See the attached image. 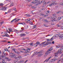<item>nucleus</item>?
I'll use <instances>...</instances> for the list:
<instances>
[{
  "mask_svg": "<svg viewBox=\"0 0 63 63\" xmlns=\"http://www.w3.org/2000/svg\"><path fill=\"white\" fill-rule=\"evenodd\" d=\"M56 47L57 48H59V47H61V48L58 51V52H57L56 53H55V58H58L57 57H58V56H57V55L59 53H60V54H61V53H62V50L63 49V44H59V45L57 46Z\"/></svg>",
  "mask_w": 63,
  "mask_h": 63,
  "instance_id": "f257e3e1",
  "label": "nucleus"
},
{
  "mask_svg": "<svg viewBox=\"0 0 63 63\" xmlns=\"http://www.w3.org/2000/svg\"><path fill=\"white\" fill-rule=\"evenodd\" d=\"M34 2L32 1V3H33V4H36V3H37V4H41L42 3H45V0H44L43 1H38V0H33Z\"/></svg>",
  "mask_w": 63,
  "mask_h": 63,
  "instance_id": "f03ea898",
  "label": "nucleus"
},
{
  "mask_svg": "<svg viewBox=\"0 0 63 63\" xmlns=\"http://www.w3.org/2000/svg\"><path fill=\"white\" fill-rule=\"evenodd\" d=\"M43 53H44V51L43 50H41L39 52H34V53L35 54H36V53L37 54H39L38 55V56H39L40 57H41L43 54Z\"/></svg>",
  "mask_w": 63,
  "mask_h": 63,
  "instance_id": "7ed1b4c3",
  "label": "nucleus"
},
{
  "mask_svg": "<svg viewBox=\"0 0 63 63\" xmlns=\"http://www.w3.org/2000/svg\"><path fill=\"white\" fill-rule=\"evenodd\" d=\"M52 49H53L52 48V47H51V48L47 50V51L46 52V54H48V53H50V52H49L50 51H51Z\"/></svg>",
  "mask_w": 63,
  "mask_h": 63,
  "instance_id": "20e7f679",
  "label": "nucleus"
},
{
  "mask_svg": "<svg viewBox=\"0 0 63 63\" xmlns=\"http://www.w3.org/2000/svg\"><path fill=\"white\" fill-rule=\"evenodd\" d=\"M59 37L60 38V40H62L63 39V35L62 34H60V33H59Z\"/></svg>",
  "mask_w": 63,
  "mask_h": 63,
  "instance_id": "39448f33",
  "label": "nucleus"
},
{
  "mask_svg": "<svg viewBox=\"0 0 63 63\" xmlns=\"http://www.w3.org/2000/svg\"><path fill=\"white\" fill-rule=\"evenodd\" d=\"M10 57H13V58H15V57H15V55L11 53L10 54Z\"/></svg>",
  "mask_w": 63,
  "mask_h": 63,
  "instance_id": "423d86ee",
  "label": "nucleus"
},
{
  "mask_svg": "<svg viewBox=\"0 0 63 63\" xmlns=\"http://www.w3.org/2000/svg\"><path fill=\"white\" fill-rule=\"evenodd\" d=\"M30 50V49H29L28 48H27V50H26V51H25V53H27V52H28V53H29L30 52L28 50Z\"/></svg>",
  "mask_w": 63,
  "mask_h": 63,
  "instance_id": "0eeeda50",
  "label": "nucleus"
},
{
  "mask_svg": "<svg viewBox=\"0 0 63 63\" xmlns=\"http://www.w3.org/2000/svg\"><path fill=\"white\" fill-rule=\"evenodd\" d=\"M51 44V43L50 42H47H47L45 44H44V45H49V44Z\"/></svg>",
  "mask_w": 63,
  "mask_h": 63,
  "instance_id": "6e6552de",
  "label": "nucleus"
},
{
  "mask_svg": "<svg viewBox=\"0 0 63 63\" xmlns=\"http://www.w3.org/2000/svg\"><path fill=\"white\" fill-rule=\"evenodd\" d=\"M51 58L50 57L49 58H48V59H47L46 60H45L44 62V63L45 62H48V61H49V59H50Z\"/></svg>",
  "mask_w": 63,
  "mask_h": 63,
  "instance_id": "1a4fd4ad",
  "label": "nucleus"
},
{
  "mask_svg": "<svg viewBox=\"0 0 63 63\" xmlns=\"http://www.w3.org/2000/svg\"><path fill=\"white\" fill-rule=\"evenodd\" d=\"M58 59V58H54V59H52V60L53 62H54V61H56V60H57Z\"/></svg>",
  "mask_w": 63,
  "mask_h": 63,
  "instance_id": "9d476101",
  "label": "nucleus"
},
{
  "mask_svg": "<svg viewBox=\"0 0 63 63\" xmlns=\"http://www.w3.org/2000/svg\"><path fill=\"white\" fill-rule=\"evenodd\" d=\"M46 43V41H45L44 42H43L41 43V44H42V46H45L46 45H45V44Z\"/></svg>",
  "mask_w": 63,
  "mask_h": 63,
  "instance_id": "9b49d317",
  "label": "nucleus"
},
{
  "mask_svg": "<svg viewBox=\"0 0 63 63\" xmlns=\"http://www.w3.org/2000/svg\"><path fill=\"white\" fill-rule=\"evenodd\" d=\"M20 36H21V37H22V36H26V35L25 34H24V33H21L20 34Z\"/></svg>",
  "mask_w": 63,
  "mask_h": 63,
  "instance_id": "f8f14e48",
  "label": "nucleus"
},
{
  "mask_svg": "<svg viewBox=\"0 0 63 63\" xmlns=\"http://www.w3.org/2000/svg\"><path fill=\"white\" fill-rule=\"evenodd\" d=\"M43 20L44 21H45V22H49V21H48L46 19H44Z\"/></svg>",
  "mask_w": 63,
  "mask_h": 63,
  "instance_id": "ddd939ff",
  "label": "nucleus"
},
{
  "mask_svg": "<svg viewBox=\"0 0 63 63\" xmlns=\"http://www.w3.org/2000/svg\"><path fill=\"white\" fill-rule=\"evenodd\" d=\"M56 3V1H53V2L52 3L53 4V5H54V4H55Z\"/></svg>",
  "mask_w": 63,
  "mask_h": 63,
  "instance_id": "4468645a",
  "label": "nucleus"
},
{
  "mask_svg": "<svg viewBox=\"0 0 63 63\" xmlns=\"http://www.w3.org/2000/svg\"><path fill=\"white\" fill-rule=\"evenodd\" d=\"M53 15L54 16V19H56L57 18L56 17V15L55 14V15Z\"/></svg>",
  "mask_w": 63,
  "mask_h": 63,
  "instance_id": "2eb2a0df",
  "label": "nucleus"
},
{
  "mask_svg": "<svg viewBox=\"0 0 63 63\" xmlns=\"http://www.w3.org/2000/svg\"><path fill=\"white\" fill-rule=\"evenodd\" d=\"M15 52L16 54H17L18 55L20 54V52L18 51H15Z\"/></svg>",
  "mask_w": 63,
  "mask_h": 63,
  "instance_id": "dca6fc26",
  "label": "nucleus"
},
{
  "mask_svg": "<svg viewBox=\"0 0 63 63\" xmlns=\"http://www.w3.org/2000/svg\"><path fill=\"white\" fill-rule=\"evenodd\" d=\"M20 19H17L16 20H15V23H16V22H17V21H18Z\"/></svg>",
  "mask_w": 63,
  "mask_h": 63,
  "instance_id": "f3484780",
  "label": "nucleus"
},
{
  "mask_svg": "<svg viewBox=\"0 0 63 63\" xmlns=\"http://www.w3.org/2000/svg\"><path fill=\"white\" fill-rule=\"evenodd\" d=\"M6 9H7V7H4L3 8V11H6Z\"/></svg>",
  "mask_w": 63,
  "mask_h": 63,
  "instance_id": "a211bd4d",
  "label": "nucleus"
},
{
  "mask_svg": "<svg viewBox=\"0 0 63 63\" xmlns=\"http://www.w3.org/2000/svg\"><path fill=\"white\" fill-rule=\"evenodd\" d=\"M23 60H21L19 62H18V63H22L23 62Z\"/></svg>",
  "mask_w": 63,
  "mask_h": 63,
  "instance_id": "6ab92c4d",
  "label": "nucleus"
},
{
  "mask_svg": "<svg viewBox=\"0 0 63 63\" xmlns=\"http://www.w3.org/2000/svg\"><path fill=\"white\" fill-rule=\"evenodd\" d=\"M16 18H15L13 19V20L11 21V22H14V21H15V20H16Z\"/></svg>",
  "mask_w": 63,
  "mask_h": 63,
  "instance_id": "aec40b11",
  "label": "nucleus"
},
{
  "mask_svg": "<svg viewBox=\"0 0 63 63\" xmlns=\"http://www.w3.org/2000/svg\"><path fill=\"white\" fill-rule=\"evenodd\" d=\"M9 31H10V32H13V31H12V29L10 28H9Z\"/></svg>",
  "mask_w": 63,
  "mask_h": 63,
  "instance_id": "412c9836",
  "label": "nucleus"
},
{
  "mask_svg": "<svg viewBox=\"0 0 63 63\" xmlns=\"http://www.w3.org/2000/svg\"><path fill=\"white\" fill-rule=\"evenodd\" d=\"M51 20L52 21H53V22L54 21H56V20L53 19L52 20Z\"/></svg>",
  "mask_w": 63,
  "mask_h": 63,
  "instance_id": "4be33fe9",
  "label": "nucleus"
},
{
  "mask_svg": "<svg viewBox=\"0 0 63 63\" xmlns=\"http://www.w3.org/2000/svg\"><path fill=\"white\" fill-rule=\"evenodd\" d=\"M59 36V33L58 34H56V35H55V37H58Z\"/></svg>",
  "mask_w": 63,
  "mask_h": 63,
  "instance_id": "5701e85b",
  "label": "nucleus"
},
{
  "mask_svg": "<svg viewBox=\"0 0 63 63\" xmlns=\"http://www.w3.org/2000/svg\"><path fill=\"white\" fill-rule=\"evenodd\" d=\"M25 16H30V15L29 14H26Z\"/></svg>",
  "mask_w": 63,
  "mask_h": 63,
  "instance_id": "b1692460",
  "label": "nucleus"
},
{
  "mask_svg": "<svg viewBox=\"0 0 63 63\" xmlns=\"http://www.w3.org/2000/svg\"><path fill=\"white\" fill-rule=\"evenodd\" d=\"M54 37H52L50 39V41H52L53 40V39Z\"/></svg>",
  "mask_w": 63,
  "mask_h": 63,
  "instance_id": "393cba45",
  "label": "nucleus"
},
{
  "mask_svg": "<svg viewBox=\"0 0 63 63\" xmlns=\"http://www.w3.org/2000/svg\"><path fill=\"white\" fill-rule=\"evenodd\" d=\"M14 6V3H12L10 4V6L11 7V6Z\"/></svg>",
  "mask_w": 63,
  "mask_h": 63,
  "instance_id": "a878e982",
  "label": "nucleus"
},
{
  "mask_svg": "<svg viewBox=\"0 0 63 63\" xmlns=\"http://www.w3.org/2000/svg\"><path fill=\"white\" fill-rule=\"evenodd\" d=\"M40 44V42H36V44L37 45H39V44Z\"/></svg>",
  "mask_w": 63,
  "mask_h": 63,
  "instance_id": "bb28decb",
  "label": "nucleus"
},
{
  "mask_svg": "<svg viewBox=\"0 0 63 63\" xmlns=\"http://www.w3.org/2000/svg\"><path fill=\"white\" fill-rule=\"evenodd\" d=\"M61 19V17H59L58 18V20H60Z\"/></svg>",
  "mask_w": 63,
  "mask_h": 63,
  "instance_id": "cd10ccee",
  "label": "nucleus"
},
{
  "mask_svg": "<svg viewBox=\"0 0 63 63\" xmlns=\"http://www.w3.org/2000/svg\"><path fill=\"white\" fill-rule=\"evenodd\" d=\"M29 24H30V25H33V23L32 22H31L29 21Z\"/></svg>",
  "mask_w": 63,
  "mask_h": 63,
  "instance_id": "c85d7f7f",
  "label": "nucleus"
},
{
  "mask_svg": "<svg viewBox=\"0 0 63 63\" xmlns=\"http://www.w3.org/2000/svg\"><path fill=\"white\" fill-rule=\"evenodd\" d=\"M4 50L5 51H8V50L6 48H5V49H4Z\"/></svg>",
  "mask_w": 63,
  "mask_h": 63,
  "instance_id": "c756f323",
  "label": "nucleus"
},
{
  "mask_svg": "<svg viewBox=\"0 0 63 63\" xmlns=\"http://www.w3.org/2000/svg\"><path fill=\"white\" fill-rule=\"evenodd\" d=\"M30 46L31 47H32V46H33V43H30Z\"/></svg>",
  "mask_w": 63,
  "mask_h": 63,
  "instance_id": "7c9ffc66",
  "label": "nucleus"
},
{
  "mask_svg": "<svg viewBox=\"0 0 63 63\" xmlns=\"http://www.w3.org/2000/svg\"><path fill=\"white\" fill-rule=\"evenodd\" d=\"M43 25L44 26H45V27H48V26H47V25H45V24H43Z\"/></svg>",
  "mask_w": 63,
  "mask_h": 63,
  "instance_id": "2f4dec72",
  "label": "nucleus"
},
{
  "mask_svg": "<svg viewBox=\"0 0 63 63\" xmlns=\"http://www.w3.org/2000/svg\"><path fill=\"white\" fill-rule=\"evenodd\" d=\"M38 46V45H37L36 44V43L34 44V47H36V46Z\"/></svg>",
  "mask_w": 63,
  "mask_h": 63,
  "instance_id": "473e14b6",
  "label": "nucleus"
},
{
  "mask_svg": "<svg viewBox=\"0 0 63 63\" xmlns=\"http://www.w3.org/2000/svg\"><path fill=\"white\" fill-rule=\"evenodd\" d=\"M3 4L2 3H0V6H3Z\"/></svg>",
  "mask_w": 63,
  "mask_h": 63,
  "instance_id": "72a5a7b5",
  "label": "nucleus"
},
{
  "mask_svg": "<svg viewBox=\"0 0 63 63\" xmlns=\"http://www.w3.org/2000/svg\"><path fill=\"white\" fill-rule=\"evenodd\" d=\"M32 9H35L36 8H35V7L34 6H32Z\"/></svg>",
  "mask_w": 63,
  "mask_h": 63,
  "instance_id": "f704fd0d",
  "label": "nucleus"
},
{
  "mask_svg": "<svg viewBox=\"0 0 63 63\" xmlns=\"http://www.w3.org/2000/svg\"><path fill=\"white\" fill-rule=\"evenodd\" d=\"M4 33L6 35V36H9V35H8V34H7V33H6L5 32Z\"/></svg>",
  "mask_w": 63,
  "mask_h": 63,
  "instance_id": "c9c22d12",
  "label": "nucleus"
},
{
  "mask_svg": "<svg viewBox=\"0 0 63 63\" xmlns=\"http://www.w3.org/2000/svg\"><path fill=\"white\" fill-rule=\"evenodd\" d=\"M11 12V10L9 9L8 10L7 12L8 13H10V12Z\"/></svg>",
  "mask_w": 63,
  "mask_h": 63,
  "instance_id": "e433bc0d",
  "label": "nucleus"
},
{
  "mask_svg": "<svg viewBox=\"0 0 63 63\" xmlns=\"http://www.w3.org/2000/svg\"><path fill=\"white\" fill-rule=\"evenodd\" d=\"M3 54H4V56L3 57H5V55H6V54L5 53H4V52H3Z\"/></svg>",
  "mask_w": 63,
  "mask_h": 63,
  "instance_id": "4c0bfd02",
  "label": "nucleus"
},
{
  "mask_svg": "<svg viewBox=\"0 0 63 63\" xmlns=\"http://www.w3.org/2000/svg\"><path fill=\"white\" fill-rule=\"evenodd\" d=\"M21 56H18V57H17V58H19H19H21Z\"/></svg>",
  "mask_w": 63,
  "mask_h": 63,
  "instance_id": "58836bf2",
  "label": "nucleus"
},
{
  "mask_svg": "<svg viewBox=\"0 0 63 63\" xmlns=\"http://www.w3.org/2000/svg\"><path fill=\"white\" fill-rule=\"evenodd\" d=\"M32 0H28L27 1L28 2H31Z\"/></svg>",
  "mask_w": 63,
  "mask_h": 63,
  "instance_id": "ea45409f",
  "label": "nucleus"
},
{
  "mask_svg": "<svg viewBox=\"0 0 63 63\" xmlns=\"http://www.w3.org/2000/svg\"><path fill=\"white\" fill-rule=\"evenodd\" d=\"M7 61H11V59H9V58H8V59H7Z\"/></svg>",
  "mask_w": 63,
  "mask_h": 63,
  "instance_id": "a19ab883",
  "label": "nucleus"
},
{
  "mask_svg": "<svg viewBox=\"0 0 63 63\" xmlns=\"http://www.w3.org/2000/svg\"><path fill=\"white\" fill-rule=\"evenodd\" d=\"M22 25H23V24H24V25H25V23L24 22H22Z\"/></svg>",
  "mask_w": 63,
  "mask_h": 63,
  "instance_id": "79ce46f5",
  "label": "nucleus"
},
{
  "mask_svg": "<svg viewBox=\"0 0 63 63\" xmlns=\"http://www.w3.org/2000/svg\"><path fill=\"white\" fill-rule=\"evenodd\" d=\"M21 29L22 30L21 31H20V32H21V31H23V30H24V29H22V28H21Z\"/></svg>",
  "mask_w": 63,
  "mask_h": 63,
  "instance_id": "37998d69",
  "label": "nucleus"
},
{
  "mask_svg": "<svg viewBox=\"0 0 63 63\" xmlns=\"http://www.w3.org/2000/svg\"><path fill=\"white\" fill-rule=\"evenodd\" d=\"M2 37H5V36H6V37H9L8 36H7V35H2Z\"/></svg>",
  "mask_w": 63,
  "mask_h": 63,
  "instance_id": "c03bdc74",
  "label": "nucleus"
},
{
  "mask_svg": "<svg viewBox=\"0 0 63 63\" xmlns=\"http://www.w3.org/2000/svg\"><path fill=\"white\" fill-rule=\"evenodd\" d=\"M57 26L58 27H60V26H61L60 25H57Z\"/></svg>",
  "mask_w": 63,
  "mask_h": 63,
  "instance_id": "a18cd8bd",
  "label": "nucleus"
},
{
  "mask_svg": "<svg viewBox=\"0 0 63 63\" xmlns=\"http://www.w3.org/2000/svg\"><path fill=\"white\" fill-rule=\"evenodd\" d=\"M3 22H0V24H3Z\"/></svg>",
  "mask_w": 63,
  "mask_h": 63,
  "instance_id": "49530a36",
  "label": "nucleus"
},
{
  "mask_svg": "<svg viewBox=\"0 0 63 63\" xmlns=\"http://www.w3.org/2000/svg\"><path fill=\"white\" fill-rule=\"evenodd\" d=\"M53 5L52 3V4H50L49 5V6H52Z\"/></svg>",
  "mask_w": 63,
  "mask_h": 63,
  "instance_id": "de8ad7c7",
  "label": "nucleus"
},
{
  "mask_svg": "<svg viewBox=\"0 0 63 63\" xmlns=\"http://www.w3.org/2000/svg\"><path fill=\"white\" fill-rule=\"evenodd\" d=\"M54 18V17H51V19H52V20H53V19Z\"/></svg>",
  "mask_w": 63,
  "mask_h": 63,
  "instance_id": "09e8293b",
  "label": "nucleus"
},
{
  "mask_svg": "<svg viewBox=\"0 0 63 63\" xmlns=\"http://www.w3.org/2000/svg\"><path fill=\"white\" fill-rule=\"evenodd\" d=\"M0 60H2V61L4 60L3 59H2L1 58H0Z\"/></svg>",
  "mask_w": 63,
  "mask_h": 63,
  "instance_id": "8fccbe9b",
  "label": "nucleus"
},
{
  "mask_svg": "<svg viewBox=\"0 0 63 63\" xmlns=\"http://www.w3.org/2000/svg\"><path fill=\"white\" fill-rule=\"evenodd\" d=\"M47 12V13H50V12L49 11V10H48Z\"/></svg>",
  "mask_w": 63,
  "mask_h": 63,
  "instance_id": "3c124183",
  "label": "nucleus"
},
{
  "mask_svg": "<svg viewBox=\"0 0 63 63\" xmlns=\"http://www.w3.org/2000/svg\"><path fill=\"white\" fill-rule=\"evenodd\" d=\"M33 27L34 28H36V26H34Z\"/></svg>",
  "mask_w": 63,
  "mask_h": 63,
  "instance_id": "603ef678",
  "label": "nucleus"
},
{
  "mask_svg": "<svg viewBox=\"0 0 63 63\" xmlns=\"http://www.w3.org/2000/svg\"><path fill=\"white\" fill-rule=\"evenodd\" d=\"M43 4L44 5H46V3L45 2H44Z\"/></svg>",
  "mask_w": 63,
  "mask_h": 63,
  "instance_id": "864d4df0",
  "label": "nucleus"
},
{
  "mask_svg": "<svg viewBox=\"0 0 63 63\" xmlns=\"http://www.w3.org/2000/svg\"><path fill=\"white\" fill-rule=\"evenodd\" d=\"M61 29H63V27H61Z\"/></svg>",
  "mask_w": 63,
  "mask_h": 63,
  "instance_id": "5fc2aeb1",
  "label": "nucleus"
},
{
  "mask_svg": "<svg viewBox=\"0 0 63 63\" xmlns=\"http://www.w3.org/2000/svg\"><path fill=\"white\" fill-rule=\"evenodd\" d=\"M35 55V54H33L32 55V57H33Z\"/></svg>",
  "mask_w": 63,
  "mask_h": 63,
  "instance_id": "6e6d98bb",
  "label": "nucleus"
},
{
  "mask_svg": "<svg viewBox=\"0 0 63 63\" xmlns=\"http://www.w3.org/2000/svg\"><path fill=\"white\" fill-rule=\"evenodd\" d=\"M6 1H9V2H11V0H6Z\"/></svg>",
  "mask_w": 63,
  "mask_h": 63,
  "instance_id": "4d7b16f0",
  "label": "nucleus"
},
{
  "mask_svg": "<svg viewBox=\"0 0 63 63\" xmlns=\"http://www.w3.org/2000/svg\"><path fill=\"white\" fill-rule=\"evenodd\" d=\"M27 61H28V60H27L25 62V63H26V62H27Z\"/></svg>",
  "mask_w": 63,
  "mask_h": 63,
  "instance_id": "13d9d810",
  "label": "nucleus"
},
{
  "mask_svg": "<svg viewBox=\"0 0 63 63\" xmlns=\"http://www.w3.org/2000/svg\"><path fill=\"white\" fill-rule=\"evenodd\" d=\"M60 5H62L63 6V3H60Z\"/></svg>",
  "mask_w": 63,
  "mask_h": 63,
  "instance_id": "bf43d9fd",
  "label": "nucleus"
},
{
  "mask_svg": "<svg viewBox=\"0 0 63 63\" xmlns=\"http://www.w3.org/2000/svg\"><path fill=\"white\" fill-rule=\"evenodd\" d=\"M20 52H23V51H20Z\"/></svg>",
  "mask_w": 63,
  "mask_h": 63,
  "instance_id": "052dcab7",
  "label": "nucleus"
},
{
  "mask_svg": "<svg viewBox=\"0 0 63 63\" xmlns=\"http://www.w3.org/2000/svg\"><path fill=\"white\" fill-rule=\"evenodd\" d=\"M47 42H48V41H49V39H47Z\"/></svg>",
  "mask_w": 63,
  "mask_h": 63,
  "instance_id": "680f3d73",
  "label": "nucleus"
},
{
  "mask_svg": "<svg viewBox=\"0 0 63 63\" xmlns=\"http://www.w3.org/2000/svg\"><path fill=\"white\" fill-rule=\"evenodd\" d=\"M41 45H42V43H41V44L39 45V46H41Z\"/></svg>",
  "mask_w": 63,
  "mask_h": 63,
  "instance_id": "e2e57ef3",
  "label": "nucleus"
},
{
  "mask_svg": "<svg viewBox=\"0 0 63 63\" xmlns=\"http://www.w3.org/2000/svg\"><path fill=\"white\" fill-rule=\"evenodd\" d=\"M52 44H54V41H53L52 42Z\"/></svg>",
  "mask_w": 63,
  "mask_h": 63,
  "instance_id": "0e129e2a",
  "label": "nucleus"
},
{
  "mask_svg": "<svg viewBox=\"0 0 63 63\" xmlns=\"http://www.w3.org/2000/svg\"><path fill=\"white\" fill-rule=\"evenodd\" d=\"M9 58H7V57H6L5 58V59H7V60H8V59Z\"/></svg>",
  "mask_w": 63,
  "mask_h": 63,
  "instance_id": "69168bd1",
  "label": "nucleus"
},
{
  "mask_svg": "<svg viewBox=\"0 0 63 63\" xmlns=\"http://www.w3.org/2000/svg\"><path fill=\"white\" fill-rule=\"evenodd\" d=\"M41 15L42 16H44V14H42Z\"/></svg>",
  "mask_w": 63,
  "mask_h": 63,
  "instance_id": "338daca9",
  "label": "nucleus"
},
{
  "mask_svg": "<svg viewBox=\"0 0 63 63\" xmlns=\"http://www.w3.org/2000/svg\"><path fill=\"white\" fill-rule=\"evenodd\" d=\"M7 42V41L6 40L3 41V42Z\"/></svg>",
  "mask_w": 63,
  "mask_h": 63,
  "instance_id": "774afa93",
  "label": "nucleus"
}]
</instances>
